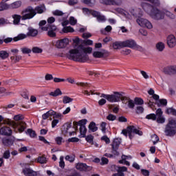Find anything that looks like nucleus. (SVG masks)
<instances>
[{"label": "nucleus", "mask_w": 176, "mask_h": 176, "mask_svg": "<svg viewBox=\"0 0 176 176\" xmlns=\"http://www.w3.org/2000/svg\"><path fill=\"white\" fill-rule=\"evenodd\" d=\"M21 52L23 54H30L31 53L32 50L28 47L21 48Z\"/></svg>", "instance_id": "obj_51"}, {"label": "nucleus", "mask_w": 176, "mask_h": 176, "mask_svg": "<svg viewBox=\"0 0 176 176\" xmlns=\"http://www.w3.org/2000/svg\"><path fill=\"white\" fill-rule=\"evenodd\" d=\"M82 10L85 13H89V14H91L94 17H96V19L100 16V12L96 10H91L89 8H83Z\"/></svg>", "instance_id": "obj_24"}, {"label": "nucleus", "mask_w": 176, "mask_h": 176, "mask_svg": "<svg viewBox=\"0 0 176 176\" xmlns=\"http://www.w3.org/2000/svg\"><path fill=\"white\" fill-rule=\"evenodd\" d=\"M69 43V39L67 38H62L60 40H58L56 42V47L58 49H64L65 47H67L68 46V44Z\"/></svg>", "instance_id": "obj_10"}, {"label": "nucleus", "mask_w": 176, "mask_h": 176, "mask_svg": "<svg viewBox=\"0 0 176 176\" xmlns=\"http://www.w3.org/2000/svg\"><path fill=\"white\" fill-rule=\"evenodd\" d=\"M93 52L91 47H85L80 44L76 48L70 50L69 53L66 54L67 58L77 61L78 63H86L89 60V55Z\"/></svg>", "instance_id": "obj_2"}, {"label": "nucleus", "mask_w": 176, "mask_h": 176, "mask_svg": "<svg viewBox=\"0 0 176 176\" xmlns=\"http://www.w3.org/2000/svg\"><path fill=\"white\" fill-rule=\"evenodd\" d=\"M46 23L47 22L45 20L41 21L39 22L38 25H39V28H40V30H41V31H42V28H46Z\"/></svg>", "instance_id": "obj_56"}, {"label": "nucleus", "mask_w": 176, "mask_h": 176, "mask_svg": "<svg viewBox=\"0 0 176 176\" xmlns=\"http://www.w3.org/2000/svg\"><path fill=\"white\" fill-rule=\"evenodd\" d=\"M107 120H109L110 122H113V120H116V117L113 114H109L107 116Z\"/></svg>", "instance_id": "obj_55"}, {"label": "nucleus", "mask_w": 176, "mask_h": 176, "mask_svg": "<svg viewBox=\"0 0 176 176\" xmlns=\"http://www.w3.org/2000/svg\"><path fill=\"white\" fill-rule=\"evenodd\" d=\"M62 95L63 92L61 91V89H60V88H58L54 91H52L50 93V96H52V97H58V96Z\"/></svg>", "instance_id": "obj_28"}, {"label": "nucleus", "mask_w": 176, "mask_h": 176, "mask_svg": "<svg viewBox=\"0 0 176 176\" xmlns=\"http://www.w3.org/2000/svg\"><path fill=\"white\" fill-rule=\"evenodd\" d=\"M15 122H19V120H23L24 119V116L21 114L15 115L13 118Z\"/></svg>", "instance_id": "obj_46"}, {"label": "nucleus", "mask_w": 176, "mask_h": 176, "mask_svg": "<svg viewBox=\"0 0 176 176\" xmlns=\"http://www.w3.org/2000/svg\"><path fill=\"white\" fill-rule=\"evenodd\" d=\"M72 127V123L66 122L62 126V134L64 137H68V130Z\"/></svg>", "instance_id": "obj_14"}, {"label": "nucleus", "mask_w": 176, "mask_h": 176, "mask_svg": "<svg viewBox=\"0 0 176 176\" xmlns=\"http://www.w3.org/2000/svg\"><path fill=\"white\" fill-rule=\"evenodd\" d=\"M165 47H166L163 42H159L156 44V49L158 50V52H163Z\"/></svg>", "instance_id": "obj_36"}, {"label": "nucleus", "mask_w": 176, "mask_h": 176, "mask_svg": "<svg viewBox=\"0 0 176 176\" xmlns=\"http://www.w3.org/2000/svg\"><path fill=\"white\" fill-rule=\"evenodd\" d=\"M84 138H85L87 142L89 144H91V145L94 144V136H93V135H88L87 136L85 135Z\"/></svg>", "instance_id": "obj_32"}, {"label": "nucleus", "mask_w": 176, "mask_h": 176, "mask_svg": "<svg viewBox=\"0 0 176 176\" xmlns=\"http://www.w3.org/2000/svg\"><path fill=\"white\" fill-rule=\"evenodd\" d=\"M3 122L4 124H8V126H11V127H17L18 124L15 121H13L9 118L4 119L2 116H0V122Z\"/></svg>", "instance_id": "obj_12"}, {"label": "nucleus", "mask_w": 176, "mask_h": 176, "mask_svg": "<svg viewBox=\"0 0 176 176\" xmlns=\"http://www.w3.org/2000/svg\"><path fill=\"white\" fill-rule=\"evenodd\" d=\"M127 106L129 108H130V109H134V107H135V103H134V101H133V100L131 99L128 102Z\"/></svg>", "instance_id": "obj_48"}, {"label": "nucleus", "mask_w": 176, "mask_h": 176, "mask_svg": "<svg viewBox=\"0 0 176 176\" xmlns=\"http://www.w3.org/2000/svg\"><path fill=\"white\" fill-rule=\"evenodd\" d=\"M9 58V54L8 53V52L5 50L0 51V58H1V60H6V58Z\"/></svg>", "instance_id": "obj_33"}, {"label": "nucleus", "mask_w": 176, "mask_h": 176, "mask_svg": "<svg viewBox=\"0 0 176 176\" xmlns=\"http://www.w3.org/2000/svg\"><path fill=\"white\" fill-rule=\"evenodd\" d=\"M104 5H112L113 6H120L122 0H101Z\"/></svg>", "instance_id": "obj_13"}, {"label": "nucleus", "mask_w": 176, "mask_h": 176, "mask_svg": "<svg viewBox=\"0 0 176 176\" xmlns=\"http://www.w3.org/2000/svg\"><path fill=\"white\" fill-rule=\"evenodd\" d=\"M10 8V6L9 4L5 3H0V12H2L3 10H6Z\"/></svg>", "instance_id": "obj_41"}, {"label": "nucleus", "mask_w": 176, "mask_h": 176, "mask_svg": "<svg viewBox=\"0 0 176 176\" xmlns=\"http://www.w3.org/2000/svg\"><path fill=\"white\" fill-rule=\"evenodd\" d=\"M123 47V41H116L113 43V48L116 50H118V49H122Z\"/></svg>", "instance_id": "obj_27"}, {"label": "nucleus", "mask_w": 176, "mask_h": 176, "mask_svg": "<svg viewBox=\"0 0 176 176\" xmlns=\"http://www.w3.org/2000/svg\"><path fill=\"white\" fill-rule=\"evenodd\" d=\"M23 173L25 176H36L38 174L30 168H25L23 169Z\"/></svg>", "instance_id": "obj_21"}, {"label": "nucleus", "mask_w": 176, "mask_h": 176, "mask_svg": "<svg viewBox=\"0 0 176 176\" xmlns=\"http://www.w3.org/2000/svg\"><path fill=\"white\" fill-rule=\"evenodd\" d=\"M164 72L166 75H174L176 74V66H169L164 68Z\"/></svg>", "instance_id": "obj_18"}, {"label": "nucleus", "mask_w": 176, "mask_h": 176, "mask_svg": "<svg viewBox=\"0 0 176 176\" xmlns=\"http://www.w3.org/2000/svg\"><path fill=\"white\" fill-rule=\"evenodd\" d=\"M155 120L157 123H159V124H163L164 123V122H166V119L162 116L157 117Z\"/></svg>", "instance_id": "obj_49"}, {"label": "nucleus", "mask_w": 176, "mask_h": 176, "mask_svg": "<svg viewBox=\"0 0 176 176\" xmlns=\"http://www.w3.org/2000/svg\"><path fill=\"white\" fill-rule=\"evenodd\" d=\"M165 135L167 137H174L176 133V120L172 119L168 121V123L166 124L165 131Z\"/></svg>", "instance_id": "obj_5"}, {"label": "nucleus", "mask_w": 176, "mask_h": 176, "mask_svg": "<svg viewBox=\"0 0 176 176\" xmlns=\"http://www.w3.org/2000/svg\"><path fill=\"white\" fill-rule=\"evenodd\" d=\"M128 131H129V137L131 135L132 133H134L135 134H138V135H142L144 134L142 131L138 130L135 126H129Z\"/></svg>", "instance_id": "obj_17"}, {"label": "nucleus", "mask_w": 176, "mask_h": 176, "mask_svg": "<svg viewBox=\"0 0 176 176\" xmlns=\"http://www.w3.org/2000/svg\"><path fill=\"white\" fill-rule=\"evenodd\" d=\"M76 168L79 170L80 171H90L91 170V167L87 166V164L85 163H78L76 166Z\"/></svg>", "instance_id": "obj_16"}, {"label": "nucleus", "mask_w": 176, "mask_h": 176, "mask_svg": "<svg viewBox=\"0 0 176 176\" xmlns=\"http://www.w3.org/2000/svg\"><path fill=\"white\" fill-rule=\"evenodd\" d=\"M82 43L84 45H85L86 46H91V45H93V41H91L90 39L84 40L82 41Z\"/></svg>", "instance_id": "obj_60"}, {"label": "nucleus", "mask_w": 176, "mask_h": 176, "mask_svg": "<svg viewBox=\"0 0 176 176\" xmlns=\"http://www.w3.org/2000/svg\"><path fill=\"white\" fill-rule=\"evenodd\" d=\"M45 10H46V7H45L44 4L36 6L35 9H34L32 6H28L22 12L23 14L28 13L22 16V20H31V19L35 17L36 13L42 14Z\"/></svg>", "instance_id": "obj_3"}, {"label": "nucleus", "mask_w": 176, "mask_h": 176, "mask_svg": "<svg viewBox=\"0 0 176 176\" xmlns=\"http://www.w3.org/2000/svg\"><path fill=\"white\" fill-rule=\"evenodd\" d=\"M89 130L91 131L92 133H96L97 130H98V127L96 125V122H91L89 125Z\"/></svg>", "instance_id": "obj_29"}, {"label": "nucleus", "mask_w": 176, "mask_h": 176, "mask_svg": "<svg viewBox=\"0 0 176 176\" xmlns=\"http://www.w3.org/2000/svg\"><path fill=\"white\" fill-rule=\"evenodd\" d=\"M1 142L4 146L9 147L13 145L14 140L10 138H3L1 139Z\"/></svg>", "instance_id": "obj_19"}, {"label": "nucleus", "mask_w": 176, "mask_h": 176, "mask_svg": "<svg viewBox=\"0 0 176 176\" xmlns=\"http://www.w3.org/2000/svg\"><path fill=\"white\" fill-rule=\"evenodd\" d=\"M120 100H121V101H122V104H127L131 99L129 97L122 96V95H121Z\"/></svg>", "instance_id": "obj_45"}, {"label": "nucleus", "mask_w": 176, "mask_h": 176, "mask_svg": "<svg viewBox=\"0 0 176 176\" xmlns=\"http://www.w3.org/2000/svg\"><path fill=\"white\" fill-rule=\"evenodd\" d=\"M97 20L98 21L102 22V23L107 21V19H105V16L101 15V14H100L99 16H98Z\"/></svg>", "instance_id": "obj_52"}, {"label": "nucleus", "mask_w": 176, "mask_h": 176, "mask_svg": "<svg viewBox=\"0 0 176 176\" xmlns=\"http://www.w3.org/2000/svg\"><path fill=\"white\" fill-rule=\"evenodd\" d=\"M3 159H9L10 157V151L9 150H6L3 155Z\"/></svg>", "instance_id": "obj_63"}, {"label": "nucleus", "mask_w": 176, "mask_h": 176, "mask_svg": "<svg viewBox=\"0 0 176 176\" xmlns=\"http://www.w3.org/2000/svg\"><path fill=\"white\" fill-rule=\"evenodd\" d=\"M108 163H109V160H108V158L104 157L101 158V162H100L101 166L108 164Z\"/></svg>", "instance_id": "obj_57"}, {"label": "nucleus", "mask_w": 176, "mask_h": 176, "mask_svg": "<svg viewBox=\"0 0 176 176\" xmlns=\"http://www.w3.org/2000/svg\"><path fill=\"white\" fill-rule=\"evenodd\" d=\"M47 24H50V25H53V23L56 21V18L54 16L49 17L47 20Z\"/></svg>", "instance_id": "obj_61"}, {"label": "nucleus", "mask_w": 176, "mask_h": 176, "mask_svg": "<svg viewBox=\"0 0 176 176\" xmlns=\"http://www.w3.org/2000/svg\"><path fill=\"white\" fill-rule=\"evenodd\" d=\"M10 8H12V9H17L21 6V1H15L10 5H9Z\"/></svg>", "instance_id": "obj_34"}, {"label": "nucleus", "mask_w": 176, "mask_h": 176, "mask_svg": "<svg viewBox=\"0 0 176 176\" xmlns=\"http://www.w3.org/2000/svg\"><path fill=\"white\" fill-rule=\"evenodd\" d=\"M32 52L34 54H41V53L43 52V50H42V48H39L38 47H33L32 49Z\"/></svg>", "instance_id": "obj_40"}, {"label": "nucleus", "mask_w": 176, "mask_h": 176, "mask_svg": "<svg viewBox=\"0 0 176 176\" xmlns=\"http://www.w3.org/2000/svg\"><path fill=\"white\" fill-rule=\"evenodd\" d=\"M87 123V120L86 119H82L79 120L78 122H74V126H76L78 124V126H80V127H81V129H84V130H85V126H86V124Z\"/></svg>", "instance_id": "obj_25"}, {"label": "nucleus", "mask_w": 176, "mask_h": 176, "mask_svg": "<svg viewBox=\"0 0 176 176\" xmlns=\"http://www.w3.org/2000/svg\"><path fill=\"white\" fill-rule=\"evenodd\" d=\"M134 101L136 105H144V100L141 98H135Z\"/></svg>", "instance_id": "obj_43"}, {"label": "nucleus", "mask_w": 176, "mask_h": 176, "mask_svg": "<svg viewBox=\"0 0 176 176\" xmlns=\"http://www.w3.org/2000/svg\"><path fill=\"white\" fill-rule=\"evenodd\" d=\"M100 127H101V131L103 132L104 134H105V133L107 131V122H102L100 124Z\"/></svg>", "instance_id": "obj_47"}, {"label": "nucleus", "mask_w": 176, "mask_h": 176, "mask_svg": "<svg viewBox=\"0 0 176 176\" xmlns=\"http://www.w3.org/2000/svg\"><path fill=\"white\" fill-rule=\"evenodd\" d=\"M107 54V50H101V52H94L93 53V56L95 57V58H102V57H104V54Z\"/></svg>", "instance_id": "obj_23"}, {"label": "nucleus", "mask_w": 176, "mask_h": 176, "mask_svg": "<svg viewBox=\"0 0 176 176\" xmlns=\"http://www.w3.org/2000/svg\"><path fill=\"white\" fill-rule=\"evenodd\" d=\"M146 119H148V120H156V119H157V117L155 113H150L146 116Z\"/></svg>", "instance_id": "obj_44"}, {"label": "nucleus", "mask_w": 176, "mask_h": 176, "mask_svg": "<svg viewBox=\"0 0 176 176\" xmlns=\"http://www.w3.org/2000/svg\"><path fill=\"white\" fill-rule=\"evenodd\" d=\"M120 144H122V139L120 138H116L113 140L112 144H111V153H105L104 156L106 157L112 158L113 156H119V146H120Z\"/></svg>", "instance_id": "obj_4"}, {"label": "nucleus", "mask_w": 176, "mask_h": 176, "mask_svg": "<svg viewBox=\"0 0 176 176\" xmlns=\"http://www.w3.org/2000/svg\"><path fill=\"white\" fill-rule=\"evenodd\" d=\"M62 31L64 34H68V32H74L75 30L71 26H65Z\"/></svg>", "instance_id": "obj_38"}, {"label": "nucleus", "mask_w": 176, "mask_h": 176, "mask_svg": "<svg viewBox=\"0 0 176 176\" xmlns=\"http://www.w3.org/2000/svg\"><path fill=\"white\" fill-rule=\"evenodd\" d=\"M77 23H78V21L75 19V17L70 16L69 24H71V25H76Z\"/></svg>", "instance_id": "obj_50"}, {"label": "nucleus", "mask_w": 176, "mask_h": 176, "mask_svg": "<svg viewBox=\"0 0 176 176\" xmlns=\"http://www.w3.org/2000/svg\"><path fill=\"white\" fill-rule=\"evenodd\" d=\"M37 160L41 164H45V163H46V158L43 156L38 157Z\"/></svg>", "instance_id": "obj_58"}, {"label": "nucleus", "mask_w": 176, "mask_h": 176, "mask_svg": "<svg viewBox=\"0 0 176 176\" xmlns=\"http://www.w3.org/2000/svg\"><path fill=\"white\" fill-rule=\"evenodd\" d=\"M149 3L142 2L140 4L142 9L153 20H163L164 19V12L159 8L160 1L159 0H144Z\"/></svg>", "instance_id": "obj_1"}, {"label": "nucleus", "mask_w": 176, "mask_h": 176, "mask_svg": "<svg viewBox=\"0 0 176 176\" xmlns=\"http://www.w3.org/2000/svg\"><path fill=\"white\" fill-rule=\"evenodd\" d=\"M166 43L168 47H175L176 45V38L175 36L173 34L168 36L166 39Z\"/></svg>", "instance_id": "obj_15"}, {"label": "nucleus", "mask_w": 176, "mask_h": 176, "mask_svg": "<svg viewBox=\"0 0 176 176\" xmlns=\"http://www.w3.org/2000/svg\"><path fill=\"white\" fill-rule=\"evenodd\" d=\"M136 113L140 115V113H144V107L138 106L136 107Z\"/></svg>", "instance_id": "obj_59"}, {"label": "nucleus", "mask_w": 176, "mask_h": 176, "mask_svg": "<svg viewBox=\"0 0 176 176\" xmlns=\"http://www.w3.org/2000/svg\"><path fill=\"white\" fill-rule=\"evenodd\" d=\"M13 134V131L9 126H2L0 129V135H6V137H10Z\"/></svg>", "instance_id": "obj_11"}, {"label": "nucleus", "mask_w": 176, "mask_h": 176, "mask_svg": "<svg viewBox=\"0 0 176 176\" xmlns=\"http://www.w3.org/2000/svg\"><path fill=\"white\" fill-rule=\"evenodd\" d=\"M73 101H74V99L67 96H64L63 98V104H69V102H72Z\"/></svg>", "instance_id": "obj_42"}, {"label": "nucleus", "mask_w": 176, "mask_h": 176, "mask_svg": "<svg viewBox=\"0 0 176 176\" xmlns=\"http://www.w3.org/2000/svg\"><path fill=\"white\" fill-rule=\"evenodd\" d=\"M16 123L18 126L17 127H13V129H17L19 133H23L25 129H27V124L25 122H20Z\"/></svg>", "instance_id": "obj_20"}, {"label": "nucleus", "mask_w": 176, "mask_h": 176, "mask_svg": "<svg viewBox=\"0 0 176 176\" xmlns=\"http://www.w3.org/2000/svg\"><path fill=\"white\" fill-rule=\"evenodd\" d=\"M27 34H19L17 36L14 37L13 38V41L14 42H17L19 41H21L23 39H25V38H27Z\"/></svg>", "instance_id": "obj_31"}, {"label": "nucleus", "mask_w": 176, "mask_h": 176, "mask_svg": "<svg viewBox=\"0 0 176 176\" xmlns=\"http://www.w3.org/2000/svg\"><path fill=\"white\" fill-rule=\"evenodd\" d=\"M27 36L35 38V36H38V30L34 29V28H29Z\"/></svg>", "instance_id": "obj_22"}, {"label": "nucleus", "mask_w": 176, "mask_h": 176, "mask_svg": "<svg viewBox=\"0 0 176 176\" xmlns=\"http://www.w3.org/2000/svg\"><path fill=\"white\" fill-rule=\"evenodd\" d=\"M26 134L30 135L31 138H35V136L36 135V132H35V131L32 130V129H28L26 131Z\"/></svg>", "instance_id": "obj_39"}, {"label": "nucleus", "mask_w": 176, "mask_h": 176, "mask_svg": "<svg viewBox=\"0 0 176 176\" xmlns=\"http://www.w3.org/2000/svg\"><path fill=\"white\" fill-rule=\"evenodd\" d=\"M155 105H157V107H166L167 106V100L166 99H160L158 101L155 102Z\"/></svg>", "instance_id": "obj_26"}, {"label": "nucleus", "mask_w": 176, "mask_h": 176, "mask_svg": "<svg viewBox=\"0 0 176 176\" xmlns=\"http://www.w3.org/2000/svg\"><path fill=\"white\" fill-rule=\"evenodd\" d=\"M101 97L107 100L109 102H119V101H120L122 94H120L119 92H114V94L111 95L102 94Z\"/></svg>", "instance_id": "obj_7"}, {"label": "nucleus", "mask_w": 176, "mask_h": 176, "mask_svg": "<svg viewBox=\"0 0 176 176\" xmlns=\"http://www.w3.org/2000/svg\"><path fill=\"white\" fill-rule=\"evenodd\" d=\"M54 16H63L64 15V12H63L60 10H56L55 11H54L53 12Z\"/></svg>", "instance_id": "obj_64"}, {"label": "nucleus", "mask_w": 176, "mask_h": 176, "mask_svg": "<svg viewBox=\"0 0 176 176\" xmlns=\"http://www.w3.org/2000/svg\"><path fill=\"white\" fill-rule=\"evenodd\" d=\"M166 113H167V115H173V116H176V109L173 107H169L166 109Z\"/></svg>", "instance_id": "obj_37"}, {"label": "nucleus", "mask_w": 176, "mask_h": 176, "mask_svg": "<svg viewBox=\"0 0 176 176\" xmlns=\"http://www.w3.org/2000/svg\"><path fill=\"white\" fill-rule=\"evenodd\" d=\"M54 113V111L52 109L47 111L45 113L42 115V118L43 120H46L50 116H52Z\"/></svg>", "instance_id": "obj_30"}, {"label": "nucleus", "mask_w": 176, "mask_h": 176, "mask_svg": "<svg viewBox=\"0 0 176 176\" xmlns=\"http://www.w3.org/2000/svg\"><path fill=\"white\" fill-rule=\"evenodd\" d=\"M63 137H56L55 138V142H56L57 145H61L63 144Z\"/></svg>", "instance_id": "obj_62"}, {"label": "nucleus", "mask_w": 176, "mask_h": 176, "mask_svg": "<svg viewBox=\"0 0 176 176\" xmlns=\"http://www.w3.org/2000/svg\"><path fill=\"white\" fill-rule=\"evenodd\" d=\"M121 53L124 56H129V54H130V53H131V50L125 48L122 50Z\"/></svg>", "instance_id": "obj_54"}, {"label": "nucleus", "mask_w": 176, "mask_h": 176, "mask_svg": "<svg viewBox=\"0 0 176 176\" xmlns=\"http://www.w3.org/2000/svg\"><path fill=\"white\" fill-rule=\"evenodd\" d=\"M12 19H14V24H19L20 20H23V16L18 14H14L12 15Z\"/></svg>", "instance_id": "obj_35"}, {"label": "nucleus", "mask_w": 176, "mask_h": 176, "mask_svg": "<svg viewBox=\"0 0 176 176\" xmlns=\"http://www.w3.org/2000/svg\"><path fill=\"white\" fill-rule=\"evenodd\" d=\"M42 31H46L47 35L49 38H56L57 32H58V28L55 25L47 24L46 28H42Z\"/></svg>", "instance_id": "obj_6"}, {"label": "nucleus", "mask_w": 176, "mask_h": 176, "mask_svg": "<svg viewBox=\"0 0 176 176\" xmlns=\"http://www.w3.org/2000/svg\"><path fill=\"white\" fill-rule=\"evenodd\" d=\"M137 23L140 25V27H144L146 28H148V30H151V28H153V25H152V23L148 21V19L139 17L137 19Z\"/></svg>", "instance_id": "obj_9"}, {"label": "nucleus", "mask_w": 176, "mask_h": 176, "mask_svg": "<svg viewBox=\"0 0 176 176\" xmlns=\"http://www.w3.org/2000/svg\"><path fill=\"white\" fill-rule=\"evenodd\" d=\"M123 42L124 47H130V49H136V50H142V47L137 45L135 41L129 39Z\"/></svg>", "instance_id": "obj_8"}, {"label": "nucleus", "mask_w": 176, "mask_h": 176, "mask_svg": "<svg viewBox=\"0 0 176 176\" xmlns=\"http://www.w3.org/2000/svg\"><path fill=\"white\" fill-rule=\"evenodd\" d=\"M65 160L70 162V163H74V162H75V155H72V156L67 155L65 157Z\"/></svg>", "instance_id": "obj_53"}]
</instances>
